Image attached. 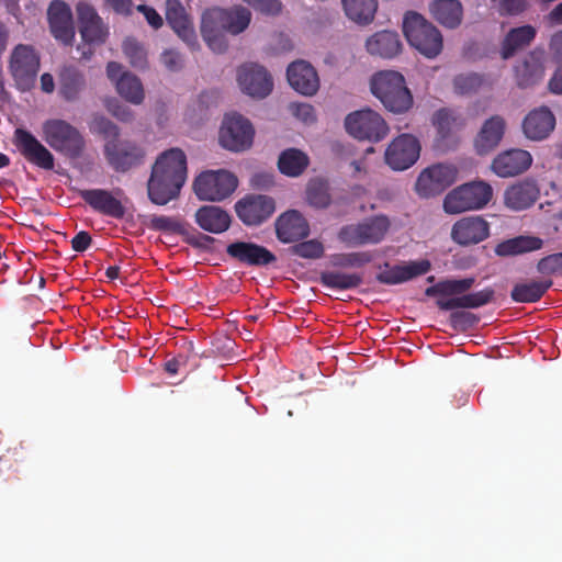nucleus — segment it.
<instances>
[{"mask_svg":"<svg viewBox=\"0 0 562 562\" xmlns=\"http://www.w3.org/2000/svg\"><path fill=\"white\" fill-rule=\"evenodd\" d=\"M474 282V278L440 280L428 286L425 294L429 297H438L436 304L441 311L479 308L492 302L495 292L492 288H485L477 292L467 293Z\"/></svg>","mask_w":562,"mask_h":562,"instance_id":"nucleus-1","label":"nucleus"},{"mask_svg":"<svg viewBox=\"0 0 562 562\" xmlns=\"http://www.w3.org/2000/svg\"><path fill=\"white\" fill-rule=\"evenodd\" d=\"M370 89L372 94L392 113H405L413 106V95L404 76L398 71L376 72L370 80Z\"/></svg>","mask_w":562,"mask_h":562,"instance_id":"nucleus-2","label":"nucleus"},{"mask_svg":"<svg viewBox=\"0 0 562 562\" xmlns=\"http://www.w3.org/2000/svg\"><path fill=\"white\" fill-rule=\"evenodd\" d=\"M403 33L408 44L427 58L437 57L443 48L440 31L415 11L405 13Z\"/></svg>","mask_w":562,"mask_h":562,"instance_id":"nucleus-3","label":"nucleus"},{"mask_svg":"<svg viewBox=\"0 0 562 562\" xmlns=\"http://www.w3.org/2000/svg\"><path fill=\"white\" fill-rule=\"evenodd\" d=\"M67 186L95 213L115 220H123L125 217L127 212L125 203L128 202V199L126 196L122 199L124 195L122 189H83L74 183V178H68Z\"/></svg>","mask_w":562,"mask_h":562,"instance_id":"nucleus-4","label":"nucleus"},{"mask_svg":"<svg viewBox=\"0 0 562 562\" xmlns=\"http://www.w3.org/2000/svg\"><path fill=\"white\" fill-rule=\"evenodd\" d=\"M492 187L484 181H471L451 190L443 200L447 214H460L467 211L481 210L492 199Z\"/></svg>","mask_w":562,"mask_h":562,"instance_id":"nucleus-5","label":"nucleus"},{"mask_svg":"<svg viewBox=\"0 0 562 562\" xmlns=\"http://www.w3.org/2000/svg\"><path fill=\"white\" fill-rule=\"evenodd\" d=\"M344 124L347 133L358 140L379 143L390 133V126L383 116L371 109L349 113Z\"/></svg>","mask_w":562,"mask_h":562,"instance_id":"nucleus-6","label":"nucleus"},{"mask_svg":"<svg viewBox=\"0 0 562 562\" xmlns=\"http://www.w3.org/2000/svg\"><path fill=\"white\" fill-rule=\"evenodd\" d=\"M43 137L56 151L76 158L85 149V139L80 132L63 120H49L43 124Z\"/></svg>","mask_w":562,"mask_h":562,"instance_id":"nucleus-7","label":"nucleus"},{"mask_svg":"<svg viewBox=\"0 0 562 562\" xmlns=\"http://www.w3.org/2000/svg\"><path fill=\"white\" fill-rule=\"evenodd\" d=\"M389 228L390 222L386 216H373L357 224L342 226L338 232V239L351 248L375 245L383 240Z\"/></svg>","mask_w":562,"mask_h":562,"instance_id":"nucleus-8","label":"nucleus"},{"mask_svg":"<svg viewBox=\"0 0 562 562\" xmlns=\"http://www.w3.org/2000/svg\"><path fill=\"white\" fill-rule=\"evenodd\" d=\"M255 128L251 122L239 113L233 112L224 116L220 128V144L232 151H241L251 147Z\"/></svg>","mask_w":562,"mask_h":562,"instance_id":"nucleus-9","label":"nucleus"},{"mask_svg":"<svg viewBox=\"0 0 562 562\" xmlns=\"http://www.w3.org/2000/svg\"><path fill=\"white\" fill-rule=\"evenodd\" d=\"M38 70L40 57L31 46L20 44L13 48L9 58V71L19 90H30Z\"/></svg>","mask_w":562,"mask_h":562,"instance_id":"nucleus-10","label":"nucleus"},{"mask_svg":"<svg viewBox=\"0 0 562 562\" xmlns=\"http://www.w3.org/2000/svg\"><path fill=\"white\" fill-rule=\"evenodd\" d=\"M276 207L273 198L256 193L246 194L234 206L239 221L248 227L262 225L273 215Z\"/></svg>","mask_w":562,"mask_h":562,"instance_id":"nucleus-11","label":"nucleus"},{"mask_svg":"<svg viewBox=\"0 0 562 562\" xmlns=\"http://www.w3.org/2000/svg\"><path fill=\"white\" fill-rule=\"evenodd\" d=\"M236 81L240 91L252 99H263L273 89L272 77L258 64L247 63L239 66L236 71Z\"/></svg>","mask_w":562,"mask_h":562,"instance_id":"nucleus-12","label":"nucleus"},{"mask_svg":"<svg viewBox=\"0 0 562 562\" xmlns=\"http://www.w3.org/2000/svg\"><path fill=\"white\" fill-rule=\"evenodd\" d=\"M420 153V144L412 134L393 138L384 153L385 164L394 171H403L413 166Z\"/></svg>","mask_w":562,"mask_h":562,"instance_id":"nucleus-13","label":"nucleus"},{"mask_svg":"<svg viewBox=\"0 0 562 562\" xmlns=\"http://www.w3.org/2000/svg\"><path fill=\"white\" fill-rule=\"evenodd\" d=\"M106 75L124 100L135 105L143 103L145 90L143 83L135 75L123 71L122 66L115 61L108 64Z\"/></svg>","mask_w":562,"mask_h":562,"instance_id":"nucleus-14","label":"nucleus"},{"mask_svg":"<svg viewBox=\"0 0 562 562\" xmlns=\"http://www.w3.org/2000/svg\"><path fill=\"white\" fill-rule=\"evenodd\" d=\"M76 13L82 40L90 44L103 43L108 36V27L94 7L80 1L76 4Z\"/></svg>","mask_w":562,"mask_h":562,"instance_id":"nucleus-15","label":"nucleus"},{"mask_svg":"<svg viewBox=\"0 0 562 562\" xmlns=\"http://www.w3.org/2000/svg\"><path fill=\"white\" fill-rule=\"evenodd\" d=\"M274 229L282 244L296 243L310 235V224L297 210L281 213L274 222Z\"/></svg>","mask_w":562,"mask_h":562,"instance_id":"nucleus-16","label":"nucleus"},{"mask_svg":"<svg viewBox=\"0 0 562 562\" xmlns=\"http://www.w3.org/2000/svg\"><path fill=\"white\" fill-rule=\"evenodd\" d=\"M490 236V224L480 215L465 216L451 228V238L461 246L476 245Z\"/></svg>","mask_w":562,"mask_h":562,"instance_id":"nucleus-17","label":"nucleus"},{"mask_svg":"<svg viewBox=\"0 0 562 562\" xmlns=\"http://www.w3.org/2000/svg\"><path fill=\"white\" fill-rule=\"evenodd\" d=\"M13 143L29 161L45 170L53 169L54 156L30 132L23 128H16L13 136Z\"/></svg>","mask_w":562,"mask_h":562,"instance_id":"nucleus-18","label":"nucleus"},{"mask_svg":"<svg viewBox=\"0 0 562 562\" xmlns=\"http://www.w3.org/2000/svg\"><path fill=\"white\" fill-rule=\"evenodd\" d=\"M193 191L200 201L221 202L238 188V178H194Z\"/></svg>","mask_w":562,"mask_h":562,"instance_id":"nucleus-19","label":"nucleus"},{"mask_svg":"<svg viewBox=\"0 0 562 562\" xmlns=\"http://www.w3.org/2000/svg\"><path fill=\"white\" fill-rule=\"evenodd\" d=\"M227 255L240 263L265 267L276 262L277 257L265 246L250 241H235L227 246Z\"/></svg>","mask_w":562,"mask_h":562,"instance_id":"nucleus-20","label":"nucleus"},{"mask_svg":"<svg viewBox=\"0 0 562 562\" xmlns=\"http://www.w3.org/2000/svg\"><path fill=\"white\" fill-rule=\"evenodd\" d=\"M50 32L64 44H70L75 37V26L70 7L61 1H53L47 10Z\"/></svg>","mask_w":562,"mask_h":562,"instance_id":"nucleus-21","label":"nucleus"},{"mask_svg":"<svg viewBox=\"0 0 562 562\" xmlns=\"http://www.w3.org/2000/svg\"><path fill=\"white\" fill-rule=\"evenodd\" d=\"M286 78L290 86L299 93L312 97L319 89V78L315 68L305 60H296L289 65Z\"/></svg>","mask_w":562,"mask_h":562,"instance_id":"nucleus-22","label":"nucleus"},{"mask_svg":"<svg viewBox=\"0 0 562 562\" xmlns=\"http://www.w3.org/2000/svg\"><path fill=\"white\" fill-rule=\"evenodd\" d=\"M104 149L109 162L119 171H125L144 156L143 149L136 143L117 137L109 139Z\"/></svg>","mask_w":562,"mask_h":562,"instance_id":"nucleus-23","label":"nucleus"},{"mask_svg":"<svg viewBox=\"0 0 562 562\" xmlns=\"http://www.w3.org/2000/svg\"><path fill=\"white\" fill-rule=\"evenodd\" d=\"M224 10L214 8L206 10L202 15L201 33L209 47L217 53L223 52L226 46Z\"/></svg>","mask_w":562,"mask_h":562,"instance_id":"nucleus-24","label":"nucleus"},{"mask_svg":"<svg viewBox=\"0 0 562 562\" xmlns=\"http://www.w3.org/2000/svg\"><path fill=\"white\" fill-rule=\"evenodd\" d=\"M506 131V121L499 115L485 120L477 131L473 146L477 154L486 155L494 150L502 142Z\"/></svg>","mask_w":562,"mask_h":562,"instance_id":"nucleus-25","label":"nucleus"},{"mask_svg":"<svg viewBox=\"0 0 562 562\" xmlns=\"http://www.w3.org/2000/svg\"><path fill=\"white\" fill-rule=\"evenodd\" d=\"M431 269V263L427 259L409 261L404 265H396L376 274V280L382 284H400L409 281L419 276H424Z\"/></svg>","mask_w":562,"mask_h":562,"instance_id":"nucleus-26","label":"nucleus"},{"mask_svg":"<svg viewBox=\"0 0 562 562\" xmlns=\"http://www.w3.org/2000/svg\"><path fill=\"white\" fill-rule=\"evenodd\" d=\"M531 155L522 149H510L495 157L492 169L498 176H517L531 166Z\"/></svg>","mask_w":562,"mask_h":562,"instance_id":"nucleus-27","label":"nucleus"},{"mask_svg":"<svg viewBox=\"0 0 562 562\" xmlns=\"http://www.w3.org/2000/svg\"><path fill=\"white\" fill-rule=\"evenodd\" d=\"M166 19L179 37L191 46L195 44L196 36L192 20L179 0L166 1Z\"/></svg>","mask_w":562,"mask_h":562,"instance_id":"nucleus-28","label":"nucleus"},{"mask_svg":"<svg viewBox=\"0 0 562 562\" xmlns=\"http://www.w3.org/2000/svg\"><path fill=\"white\" fill-rule=\"evenodd\" d=\"M555 127L553 113L544 106L532 110L524 120L525 135L532 140L547 138Z\"/></svg>","mask_w":562,"mask_h":562,"instance_id":"nucleus-29","label":"nucleus"},{"mask_svg":"<svg viewBox=\"0 0 562 562\" xmlns=\"http://www.w3.org/2000/svg\"><path fill=\"white\" fill-rule=\"evenodd\" d=\"M187 178H148L147 192L156 205H166L177 199Z\"/></svg>","mask_w":562,"mask_h":562,"instance_id":"nucleus-30","label":"nucleus"},{"mask_svg":"<svg viewBox=\"0 0 562 562\" xmlns=\"http://www.w3.org/2000/svg\"><path fill=\"white\" fill-rule=\"evenodd\" d=\"M187 172L184 151L180 148H170L157 156L151 176H184Z\"/></svg>","mask_w":562,"mask_h":562,"instance_id":"nucleus-31","label":"nucleus"},{"mask_svg":"<svg viewBox=\"0 0 562 562\" xmlns=\"http://www.w3.org/2000/svg\"><path fill=\"white\" fill-rule=\"evenodd\" d=\"M195 222L203 229L212 234L226 232L231 226V215L220 206L203 205L195 212Z\"/></svg>","mask_w":562,"mask_h":562,"instance_id":"nucleus-32","label":"nucleus"},{"mask_svg":"<svg viewBox=\"0 0 562 562\" xmlns=\"http://www.w3.org/2000/svg\"><path fill=\"white\" fill-rule=\"evenodd\" d=\"M539 196V188L533 180H526L512 186L505 192L506 205L515 211L530 207Z\"/></svg>","mask_w":562,"mask_h":562,"instance_id":"nucleus-33","label":"nucleus"},{"mask_svg":"<svg viewBox=\"0 0 562 562\" xmlns=\"http://www.w3.org/2000/svg\"><path fill=\"white\" fill-rule=\"evenodd\" d=\"M366 49L370 55L392 58L401 52L402 43L395 32L382 31L367 38Z\"/></svg>","mask_w":562,"mask_h":562,"instance_id":"nucleus-34","label":"nucleus"},{"mask_svg":"<svg viewBox=\"0 0 562 562\" xmlns=\"http://www.w3.org/2000/svg\"><path fill=\"white\" fill-rule=\"evenodd\" d=\"M431 16L442 26L454 29L463 18V8L459 0H434L429 4Z\"/></svg>","mask_w":562,"mask_h":562,"instance_id":"nucleus-35","label":"nucleus"},{"mask_svg":"<svg viewBox=\"0 0 562 562\" xmlns=\"http://www.w3.org/2000/svg\"><path fill=\"white\" fill-rule=\"evenodd\" d=\"M542 246L540 237L520 235L497 244L495 254L499 257H514L539 250Z\"/></svg>","mask_w":562,"mask_h":562,"instance_id":"nucleus-36","label":"nucleus"},{"mask_svg":"<svg viewBox=\"0 0 562 562\" xmlns=\"http://www.w3.org/2000/svg\"><path fill=\"white\" fill-rule=\"evenodd\" d=\"M310 164V156L294 147L284 149L278 158L279 171L284 176H301L307 171Z\"/></svg>","mask_w":562,"mask_h":562,"instance_id":"nucleus-37","label":"nucleus"},{"mask_svg":"<svg viewBox=\"0 0 562 562\" xmlns=\"http://www.w3.org/2000/svg\"><path fill=\"white\" fill-rule=\"evenodd\" d=\"M552 280H531L516 283L510 292V299L516 303H535L541 300L552 286Z\"/></svg>","mask_w":562,"mask_h":562,"instance_id":"nucleus-38","label":"nucleus"},{"mask_svg":"<svg viewBox=\"0 0 562 562\" xmlns=\"http://www.w3.org/2000/svg\"><path fill=\"white\" fill-rule=\"evenodd\" d=\"M363 282L361 273L344 271H323L319 283L327 289L346 291L359 288Z\"/></svg>","mask_w":562,"mask_h":562,"instance_id":"nucleus-39","label":"nucleus"},{"mask_svg":"<svg viewBox=\"0 0 562 562\" xmlns=\"http://www.w3.org/2000/svg\"><path fill=\"white\" fill-rule=\"evenodd\" d=\"M346 15L353 22L367 25L374 19L376 0H341Z\"/></svg>","mask_w":562,"mask_h":562,"instance_id":"nucleus-40","label":"nucleus"},{"mask_svg":"<svg viewBox=\"0 0 562 562\" xmlns=\"http://www.w3.org/2000/svg\"><path fill=\"white\" fill-rule=\"evenodd\" d=\"M535 35L536 30L531 25H524L509 31L503 43V57L508 58L518 49L529 45Z\"/></svg>","mask_w":562,"mask_h":562,"instance_id":"nucleus-41","label":"nucleus"},{"mask_svg":"<svg viewBox=\"0 0 562 562\" xmlns=\"http://www.w3.org/2000/svg\"><path fill=\"white\" fill-rule=\"evenodd\" d=\"M476 172L474 164L471 159H459L456 161L436 162L425 168L420 176H452L457 173Z\"/></svg>","mask_w":562,"mask_h":562,"instance_id":"nucleus-42","label":"nucleus"},{"mask_svg":"<svg viewBox=\"0 0 562 562\" xmlns=\"http://www.w3.org/2000/svg\"><path fill=\"white\" fill-rule=\"evenodd\" d=\"M59 93L68 101L78 99L85 88L83 76L72 68H64L59 75Z\"/></svg>","mask_w":562,"mask_h":562,"instance_id":"nucleus-43","label":"nucleus"},{"mask_svg":"<svg viewBox=\"0 0 562 562\" xmlns=\"http://www.w3.org/2000/svg\"><path fill=\"white\" fill-rule=\"evenodd\" d=\"M516 76L520 86L527 87L536 83L543 77V66L536 55L528 56L522 64L516 67Z\"/></svg>","mask_w":562,"mask_h":562,"instance_id":"nucleus-44","label":"nucleus"},{"mask_svg":"<svg viewBox=\"0 0 562 562\" xmlns=\"http://www.w3.org/2000/svg\"><path fill=\"white\" fill-rule=\"evenodd\" d=\"M373 260L372 251H352L333 254L329 262L333 267L339 269L363 268Z\"/></svg>","mask_w":562,"mask_h":562,"instance_id":"nucleus-45","label":"nucleus"},{"mask_svg":"<svg viewBox=\"0 0 562 562\" xmlns=\"http://www.w3.org/2000/svg\"><path fill=\"white\" fill-rule=\"evenodd\" d=\"M224 15L225 30L233 35L244 32L251 20L250 11L239 5L224 10Z\"/></svg>","mask_w":562,"mask_h":562,"instance_id":"nucleus-46","label":"nucleus"},{"mask_svg":"<svg viewBox=\"0 0 562 562\" xmlns=\"http://www.w3.org/2000/svg\"><path fill=\"white\" fill-rule=\"evenodd\" d=\"M306 201L310 205L324 209L330 203V194L328 192V183L323 178H314L306 188Z\"/></svg>","mask_w":562,"mask_h":562,"instance_id":"nucleus-47","label":"nucleus"},{"mask_svg":"<svg viewBox=\"0 0 562 562\" xmlns=\"http://www.w3.org/2000/svg\"><path fill=\"white\" fill-rule=\"evenodd\" d=\"M454 178H417L415 190L420 198L429 199L441 194L453 183Z\"/></svg>","mask_w":562,"mask_h":562,"instance_id":"nucleus-48","label":"nucleus"},{"mask_svg":"<svg viewBox=\"0 0 562 562\" xmlns=\"http://www.w3.org/2000/svg\"><path fill=\"white\" fill-rule=\"evenodd\" d=\"M432 124L436 126L438 133L442 137H446L459 131L462 127L463 122L453 111L441 109L434 114Z\"/></svg>","mask_w":562,"mask_h":562,"instance_id":"nucleus-49","label":"nucleus"},{"mask_svg":"<svg viewBox=\"0 0 562 562\" xmlns=\"http://www.w3.org/2000/svg\"><path fill=\"white\" fill-rule=\"evenodd\" d=\"M325 251L324 245L317 239L296 241L291 248V252L304 259H319Z\"/></svg>","mask_w":562,"mask_h":562,"instance_id":"nucleus-50","label":"nucleus"},{"mask_svg":"<svg viewBox=\"0 0 562 562\" xmlns=\"http://www.w3.org/2000/svg\"><path fill=\"white\" fill-rule=\"evenodd\" d=\"M483 79L476 74H461L453 79L454 91L459 94H470L480 89Z\"/></svg>","mask_w":562,"mask_h":562,"instance_id":"nucleus-51","label":"nucleus"},{"mask_svg":"<svg viewBox=\"0 0 562 562\" xmlns=\"http://www.w3.org/2000/svg\"><path fill=\"white\" fill-rule=\"evenodd\" d=\"M537 271L542 276L562 274V251L541 258L537 263Z\"/></svg>","mask_w":562,"mask_h":562,"instance_id":"nucleus-52","label":"nucleus"},{"mask_svg":"<svg viewBox=\"0 0 562 562\" xmlns=\"http://www.w3.org/2000/svg\"><path fill=\"white\" fill-rule=\"evenodd\" d=\"M150 228L166 233L182 234L184 226L181 222L166 215H153L150 218Z\"/></svg>","mask_w":562,"mask_h":562,"instance_id":"nucleus-53","label":"nucleus"},{"mask_svg":"<svg viewBox=\"0 0 562 562\" xmlns=\"http://www.w3.org/2000/svg\"><path fill=\"white\" fill-rule=\"evenodd\" d=\"M502 15H518L529 7L528 0H492Z\"/></svg>","mask_w":562,"mask_h":562,"instance_id":"nucleus-54","label":"nucleus"},{"mask_svg":"<svg viewBox=\"0 0 562 562\" xmlns=\"http://www.w3.org/2000/svg\"><path fill=\"white\" fill-rule=\"evenodd\" d=\"M123 49L133 66L143 67L145 65V50L135 40L127 38L123 44Z\"/></svg>","mask_w":562,"mask_h":562,"instance_id":"nucleus-55","label":"nucleus"},{"mask_svg":"<svg viewBox=\"0 0 562 562\" xmlns=\"http://www.w3.org/2000/svg\"><path fill=\"white\" fill-rule=\"evenodd\" d=\"M289 112L304 124H312L316 121L315 109L308 103H291L289 104Z\"/></svg>","mask_w":562,"mask_h":562,"instance_id":"nucleus-56","label":"nucleus"},{"mask_svg":"<svg viewBox=\"0 0 562 562\" xmlns=\"http://www.w3.org/2000/svg\"><path fill=\"white\" fill-rule=\"evenodd\" d=\"M92 130L100 134H103L104 137L109 139H114L119 136V128L111 121L104 117H94L92 122Z\"/></svg>","mask_w":562,"mask_h":562,"instance_id":"nucleus-57","label":"nucleus"},{"mask_svg":"<svg viewBox=\"0 0 562 562\" xmlns=\"http://www.w3.org/2000/svg\"><path fill=\"white\" fill-rule=\"evenodd\" d=\"M476 321V316L470 312H452L450 314V323L456 329H465L473 326Z\"/></svg>","mask_w":562,"mask_h":562,"instance_id":"nucleus-58","label":"nucleus"},{"mask_svg":"<svg viewBox=\"0 0 562 562\" xmlns=\"http://www.w3.org/2000/svg\"><path fill=\"white\" fill-rule=\"evenodd\" d=\"M252 8L267 13L276 14L281 11V3L278 0H244Z\"/></svg>","mask_w":562,"mask_h":562,"instance_id":"nucleus-59","label":"nucleus"},{"mask_svg":"<svg viewBox=\"0 0 562 562\" xmlns=\"http://www.w3.org/2000/svg\"><path fill=\"white\" fill-rule=\"evenodd\" d=\"M137 11L145 16L147 23L155 30H158L162 26L164 20L154 8L140 4L137 7Z\"/></svg>","mask_w":562,"mask_h":562,"instance_id":"nucleus-60","label":"nucleus"},{"mask_svg":"<svg viewBox=\"0 0 562 562\" xmlns=\"http://www.w3.org/2000/svg\"><path fill=\"white\" fill-rule=\"evenodd\" d=\"M70 243L72 250L83 252L91 246L92 237L88 232L80 231L72 237Z\"/></svg>","mask_w":562,"mask_h":562,"instance_id":"nucleus-61","label":"nucleus"},{"mask_svg":"<svg viewBox=\"0 0 562 562\" xmlns=\"http://www.w3.org/2000/svg\"><path fill=\"white\" fill-rule=\"evenodd\" d=\"M110 113L122 122H131L134 119L133 111L123 104L114 103L108 106Z\"/></svg>","mask_w":562,"mask_h":562,"instance_id":"nucleus-62","label":"nucleus"},{"mask_svg":"<svg viewBox=\"0 0 562 562\" xmlns=\"http://www.w3.org/2000/svg\"><path fill=\"white\" fill-rule=\"evenodd\" d=\"M19 184L23 190L26 199L35 200L37 196H42L40 190L34 187L36 178H18Z\"/></svg>","mask_w":562,"mask_h":562,"instance_id":"nucleus-63","label":"nucleus"},{"mask_svg":"<svg viewBox=\"0 0 562 562\" xmlns=\"http://www.w3.org/2000/svg\"><path fill=\"white\" fill-rule=\"evenodd\" d=\"M116 13L128 14L132 10V0H104Z\"/></svg>","mask_w":562,"mask_h":562,"instance_id":"nucleus-64","label":"nucleus"}]
</instances>
